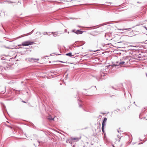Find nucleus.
Segmentation results:
<instances>
[{
    "label": "nucleus",
    "mask_w": 147,
    "mask_h": 147,
    "mask_svg": "<svg viewBox=\"0 0 147 147\" xmlns=\"http://www.w3.org/2000/svg\"><path fill=\"white\" fill-rule=\"evenodd\" d=\"M113 67V68H114L112 66V65L109 66H105L102 69L100 72V76L99 77L100 79H103L105 78L107 72L110 71V69L111 67ZM99 78V77H98Z\"/></svg>",
    "instance_id": "nucleus-1"
},
{
    "label": "nucleus",
    "mask_w": 147,
    "mask_h": 147,
    "mask_svg": "<svg viewBox=\"0 0 147 147\" xmlns=\"http://www.w3.org/2000/svg\"><path fill=\"white\" fill-rule=\"evenodd\" d=\"M125 62L124 61H122V62L118 61L112 64V66L113 67H115L116 69H117L119 67H120Z\"/></svg>",
    "instance_id": "nucleus-2"
},
{
    "label": "nucleus",
    "mask_w": 147,
    "mask_h": 147,
    "mask_svg": "<svg viewBox=\"0 0 147 147\" xmlns=\"http://www.w3.org/2000/svg\"><path fill=\"white\" fill-rule=\"evenodd\" d=\"M34 43V42H31L29 41H27L22 42L21 45H18V46H27L32 45Z\"/></svg>",
    "instance_id": "nucleus-3"
},
{
    "label": "nucleus",
    "mask_w": 147,
    "mask_h": 147,
    "mask_svg": "<svg viewBox=\"0 0 147 147\" xmlns=\"http://www.w3.org/2000/svg\"><path fill=\"white\" fill-rule=\"evenodd\" d=\"M80 139V138H71L70 140H68L67 141V140L66 142L68 143L69 142V143L71 144L73 142H77Z\"/></svg>",
    "instance_id": "nucleus-4"
},
{
    "label": "nucleus",
    "mask_w": 147,
    "mask_h": 147,
    "mask_svg": "<svg viewBox=\"0 0 147 147\" xmlns=\"http://www.w3.org/2000/svg\"><path fill=\"white\" fill-rule=\"evenodd\" d=\"M121 138H119V139L118 141H117V144L115 142L114 145H113V147H121V146L122 145V144H119L120 140Z\"/></svg>",
    "instance_id": "nucleus-5"
},
{
    "label": "nucleus",
    "mask_w": 147,
    "mask_h": 147,
    "mask_svg": "<svg viewBox=\"0 0 147 147\" xmlns=\"http://www.w3.org/2000/svg\"><path fill=\"white\" fill-rule=\"evenodd\" d=\"M83 32V31L78 30L76 31V33L77 34H81Z\"/></svg>",
    "instance_id": "nucleus-6"
},
{
    "label": "nucleus",
    "mask_w": 147,
    "mask_h": 147,
    "mask_svg": "<svg viewBox=\"0 0 147 147\" xmlns=\"http://www.w3.org/2000/svg\"><path fill=\"white\" fill-rule=\"evenodd\" d=\"M66 55L67 56H69L71 57H73L74 56V55H72V54L71 53H67L66 54Z\"/></svg>",
    "instance_id": "nucleus-7"
},
{
    "label": "nucleus",
    "mask_w": 147,
    "mask_h": 147,
    "mask_svg": "<svg viewBox=\"0 0 147 147\" xmlns=\"http://www.w3.org/2000/svg\"><path fill=\"white\" fill-rule=\"evenodd\" d=\"M47 118L50 120H54V118H52L51 115H49L47 117Z\"/></svg>",
    "instance_id": "nucleus-8"
},
{
    "label": "nucleus",
    "mask_w": 147,
    "mask_h": 147,
    "mask_svg": "<svg viewBox=\"0 0 147 147\" xmlns=\"http://www.w3.org/2000/svg\"><path fill=\"white\" fill-rule=\"evenodd\" d=\"M3 67L1 66L0 67V73L1 72L2 70H3Z\"/></svg>",
    "instance_id": "nucleus-9"
},
{
    "label": "nucleus",
    "mask_w": 147,
    "mask_h": 147,
    "mask_svg": "<svg viewBox=\"0 0 147 147\" xmlns=\"http://www.w3.org/2000/svg\"><path fill=\"white\" fill-rule=\"evenodd\" d=\"M107 120V118L106 117L104 118L102 123H106V122Z\"/></svg>",
    "instance_id": "nucleus-10"
},
{
    "label": "nucleus",
    "mask_w": 147,
    "mask_h": 147,
    "mask_svg": "<svg viewBox=\"0 0 147 147\" xmlns=\"http://www.w3.org/2000/svg\"><path fill=\"white\" fill-rule=\"evenodd\" d=\"M33 30H33L31 32L27 34L26 35L28 36L31 34L33 33Z\"/></svg>",
    "instance_id": "nucleus-11"
},
{
    "label": "nucleus",
    "mask_w": 147,
    "mask_h": 147,
    "mask_svg": "<svg viewBox=\"0 0 147 147\" xmlns=\"http://www.w3.org/2000/svg\"><path fill=\"white\" fill-rule=\"evenodd\" d=\"M102 127L104 128L106 126V123H102Z\"/></svg>",
    "instance_id": "nucleus-12"
},
{
    "label": "nucleus",
    "mask_w": 147,
    "mask_h": 147,
    "mask_svg": "<svg viewBox=\"0 0 147 147\" xmlns=\"http://www.w3.org/2000/svg\"><path fill=\"white\" fill-rule=\"evenodd\" d=\"M42 34L44 35H48V33L46 32H44Z\"/></svg>",
    "instance_id": "nucleus-13"
},
{
    "label": "nucleus",
    "mask_w": 147,
    "mask_h": 147,
    "mask_svg": "<svg viewBox=\"0 0 147 147\" xmlns=\"http://www.w3.org/2000/svg\"><path fill=\"white\" fill-rule=\"evenodd\" d=\"M37 142L38 143V146L40 145L41 143H43V142H40L38 140L37 141Z\"/></svg>",
    "instance_id": "nucleus-14"
},
{
    "label": "nucleus",
    "mask_w": 147,
    "mask_h": 147,
    "mask_svg": "<svg viewBox=\"0 0 147 147\" xmlns=\"http://www.w3.org/2000/svg\"><path fill=\"white\" fill-rule=\"evenodd\" d=\"M102 132L104 133H105L104 128L102 127Z\"/></svg>",
    "instance_id": "nucleus-15"
},
{
    "label": "nucleus",
    "mask_w": 147,
    "mask_h": 147,
    "mask_svg": "<svg viewBox=\"0 0 147 147\" xmlns=\"http://www.w3.org/2000/svg\"><path fill=\"white\" fill-rule=\"evenodd\" d=\"M36 34H38V35H40L41 34V33L40 32H36Z\"/></svg>",
    "instance_id": "nucleus-16"
},
{
    "label": "nucleus",
    "mask_w": 147,
    "mask_h": 147,
    "mask_svg": "<svg viewBox=\"0 0 147 147\" xmlns=\"http://www.w3.org/2000/svg\"><path fill=\"white\" fill-rule=\"evenodd\" d=\"M57 36V35L56 34H53V36L54 37H55Z\"/></svg>",
    "instance_id": "nucleus-17"
},
{
    "label": "nucleus",
    "mask_w": 147,
    "mask_h": 147,
    "mask_svg": "<svg viewBox=\"0 0 147 147\" xmlns=\"http://www.w3.org/2000/svg\"><path fill=\"white\" fill-rule=\"evenodd\" d=\"M141 55L140 54L139 55H138V57L139 58H141Z\"/></svg>",
    "instance_id": "nucleus-18"
},
{
    "label": "nucleus",
    "mask_w": 147,
    "mask_h": 147,
    "mask_svg": "<svg viewBox=\"0 0 147 147\" xmlns=\"http://www.w3.org/2000/svg\"><path fill=\"white\" fill-rule=\"evenodd\" d=\"M79 105L80 107H82V105L80 104L79 103Z\"/></svg>",
    "instance_id": "nucleus-19"
},
{
    "label": "nucleus",
    "mask_w": 147,
    "mask_h": 147,
    "mask_svg": "<svg viewBox=\"0 0 147 147\" xmlns=\"http://www.w3.org/2000/svg\"><path fill=\"white\" fill-rule=\"evenodd\" d=\"M72 32H74L75 33H76V31H75V30H72Z\"/></svg>",
    "instance_id": "nucleus-20"
},
{
    "label": "nucleus",
    "mask_w": 147,
    "mask_h": 147,
    "mask_svg": "<svg viewBox=\"0 0 147 147\" xmlns=\"http://www.w3.org/2000/svg\"><path fill=\"white\" fill-rule=\"evenodd\" d=\"M118 30H127V29H118Z\"/></svg>",
    "instance_id": "nucleus-21"
},
{
    "label": "nucleus",
    "mask_w": 147,
    "mask_h": 147,
    "mask_svg": "<svg viewBox=\"0 0 147 147\" xmlns=\"http://www.w3.org/2000/svg\"><path fill=\"white\" fill-rule=\"evenodd\" d=\"M57 61H59V62H61V63H63V62L62 61H56V62H57Z\"/></svg>",
    "instance_id": "nucleus-22"
},
{
    "label": "nucleus",
    "mask_w": 147,
    "mask_h": 147,
    "mask_svg": "<svg viewBox=\"0 0 147 147\" xmlns=\"http://www.w3.org/2000/svg\"><path fill=\"white\" fill-rule=\"evenodd\" d=\"M144 27L147 30V27L146 26H144Z\"/></svg>",
    "instance_id": "nucleus-23"
},
{
    "label": "nucleus",
    "mask_w": 147,
    "mask_h": 147,
    "mask_svg": "<svg viewBox=\"0 0 147 147\" xmlns=\"http://www.w3.org/2000/svg\"><path fill=\"white\" fill-rule=\"evenodd\" d=\"M98 78H96V79H97V80H98V81H99V80H98Z\"/></svg>",
    "instance_id": "nucleus-24"
},
{
    "label": "nucleus",
    "mask_w": 147,
    "mask_h": 147,
    "mask_svg": "<svg viewBox=\"0 0 147 147\" xmlns=\"http://www.w3.org/2000/svg\"><path fill=\"white\" fill-rule=\"evenodd\" d=\"M67 30L66 29H65V32H67Z\"/></svg>",
    "instance_id": "nucleus-25"
},
{
    "label": "nucleus",
    "mask_w": 147,
    "mask_h": 147,
    "mask_svg": "<svg viewBox=\"0 0 147 147\" xmlns=\"http://www.w3.org/2000/svg\"><path fill=\"white\" fill-rule=\"evenodd\" d=\"M3 107L4 108H5V106L4 105H3Z\"/></svg>",
    "instance_id": "nucleus-26"
},
{
    "label": "nucleus",
    "mask_w": 147,
    "mask_h": 147,
    "mask_svg": "<svg viewBox=\"0 0 147 147\" xmlns=\"http://www.w3.org/2000/svg\"><path fill=\"white\" fill-rule=\"evenodd\" d=\"M34 145L35 147H36V146L35 145V144H34Z\"/></svg>",
    "instance_id": "nucleus-27"
},
{
    "label": "nucleus",
    "mask_w": 147,
    "mask_h": 147,
    "mask_svg": "<svg viewBox=\"0 0 147 147\" xmlns=\"http://www.w3.org/2000/svg\"><path fill=\"white\" fill-rule=\"evenodd\" d=\"M8 126V127H9L11 128H12V127H11V126Z\"/></svg>",
    "instance_id": "nucleus-28"
},
{
    "label": "nucleus",
    "mask_w": 147,
    "mask_h": 147,
    "mask_svg": "<svg viewBox=\"0 0 147 147\" xmlns=\"http://www.w3.org/2000/svg\"><path fill=\"white\" fill-rule=\"evenodd\" d=\"M78 26V27H81V26Z\"/></svg>",
    "instance_id": "nucleus-29"
},
{
    "label": "nucleus",
    "mask_w": 147,
    "mask_h": 147,
    "mask_svg": "<svg viewBox=\"0 0 147 147\" xmlns=\"http://www.w3.org/2000/svg\"><path fill=\"white\" fill-rule=\"evenodd\" d=\"M142 144V143H139L138 144Z\"/></svg>",
    "instance_id": "nucleus-30"
},
{
    "label": "nucleus",
    "mask_w": 147,
    "mask_h": 147,
    "mask_svg": "<svg viewBox=\"0 0 147 147\" xmlns=\"http://www.w3.org/2000/svg\"><path fill=\"white\" fill-rule=\"evenodd\" d=\"M23 102H24V103H26L25 102V101H23Z\"/></svg>",
    "instance_id": "nucleus-31"
},
{
    "label": "nucleus",
    "mask_w": 147,
    "mask_h": 147,
    "mask_svg": "<svg viewBox=\"0 0 147 147\" xmlns=\"http://www.w3.org/2000/svg\"><path fill=\"white\" fill-rule=\"evenodd\" d=\"M96 51H93L94 52H96Z\"/></svg>",
    "instance_id": "nucleus-32"
},
{
    "label": "nucleus",
    "mask_w": 147,
    "mask_h": 147,
    "mask_svg": "<svg viewBox=\"0 0 147 147\" xmlns=\"http://www.w3.org/2000/svg\"><path fill=\"white\" fill-rule=\"evenodd\" d=\"M114 111V112H115V111L117 112V111L115 110V111Z\"/></svg>",
    "instance_id": "nucleus-33"
},
{
    "label": "nucleus",
    "mask_w": 147,
    "mask_h": 147,
    "mask_svg": "<svg viewBox=\"0 0 147 147\" xmlns=\"http://www.w3.org/2000/svg\"><path fill=\"white\" fill-rule=\"evenodd\" d=\"M117 131L118 132H119V131H118V130H117Z\"/></svg>",
    "instance_id": "nucleus-34"
},
{
    "label": "nucleus",
    "mask_w": 147,
    "mask_h": 147,
    "mask_svg": "<svg viewBox=\"0 0 147 147\" xmlns=\"http://www.w3.org/2000/svg\"><path fill=\"white\" fill-rule=\"evenodd\" d=\"M53 32H52V34H53Z\"/></svg>",
    "instance_id": "nucleus-35"
},
{
    "label": "nucleus",
    "mask_w": 147,
    "mask_h": 147,
    "mask_svg": "<svg viewBox=\"0 0 147 147\" xmlns=\"http://www.w3.org/2000/svg\"><path fill=\"white\" fill-rule=\"evenodd\" d=\"M146 76H147V74H146Z\"/></svg>",
    "instance_id": "nucleus-36"
},
{
    "label": "nucleus",
    "mask_w": 147,
    "mask_h": 147,
    "mask_svg": "<svg viewBox=\"0 0 147 147\" xmlns=\"http://www.w3.org/2000/svg\"><path fill=\"white\" fill-rule=\"evenodd\" d=\"M94 87H95V88H96V86H94Z\"/></svg>",
    "instance_id": "nucleus-37"
},
{
    "label": "nucleus",
    "mask_w": 147,
    "mask_h": 147,
    "mask_svg": "<svg viewBox=\"0 0 147 147\" xmlns=\"http://www.w3.org/2000/svg\"><path fill=\"white\" fill-rule=\"evenodd\" d=\"M138 3H139V2H138Z\"/></svg>",
    "instance_id": "nucleus-38"
},
{
    "label": "nucleus",
    "mask_w": 147,
    "mask_h": 147,
    "mask_svg": "<svg viewBox=\"0 0 147 147\" xmlns=\"http://www.w3.org/2000/svg\"><path fill=\"white\" fill-rule=\"evenodd\" d=\"M146 119L147 120V119Z\"/></svg>",
    "instance_id": "nucleus-39"
}]
</instances>
